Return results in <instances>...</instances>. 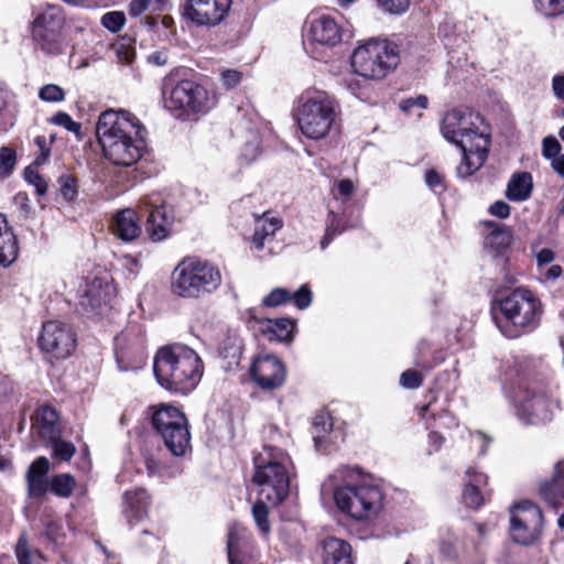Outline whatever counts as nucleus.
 Returning a JSON list of instances; mask_svg holds the SVG:
<instances>
[{
    "label": "nucleus",
    "mask_w": 564,
    "mask_h": 564,
    "mask_svg": "<svg viewBox=\"0 0 564 564\" xmlns=\"http://www.w3.org/2000/svg\"><path fill=\"white\" fill-rule=\"evenodd\" d=\"M96 132L105 158L115 165L132 166L147 152L145 129L127 110L104 111L99 116Z\"/></svg>",
    "instance_id": "1"
},
{
    "label": "nucleus",
    "mask_w": 564,
    "mask_h": 564,
    "mask_svg": "<svg viewBox=\"0 0 564 564\" xmlns=\"http://www.w3.org/2000/svg\"><path fill=\"white\" fill-rule=\"evenodd\" d=\"M441 132L463 151L458 176H470L482 166L489 151L490 131L479 113L453 109L444 116Z\"/></svg>",
    "instance_id": "2"
},
{
    "label": "nucleus",
    "mask_w": 564,
    "mask_h": 564,
    "mask_svg": "<svg viewBox=\"0 0 564 564\" xmlns=\"http://www.w3.org/2000/svg\"><path fill=\"white\" fill-rule=\"evenodd\" d=\"M204 366L198 354L184 345L165 346L158 350L153 372L159 384L172 392L186 394L202 379Z\"/></svg>",
    "instance_id": "3"
},
{
    "label": "nucleus",
    "mask_w": 564,
    "mask_h": 564,
    "mask_svg": "<svg viewBox=\"0 0 564 564\" xmlns=\"http://www.w3.org/2000/svg\"><path fill=\"white\" fill-rule=\"evenodd\" d=\"M252 482L258 486V496L268 505L278 506L289 494L291 458L275 445L265 444L253 457Z\"/></svg>",
    "instance_id": "4"
},
{
    "label": "nucleus",
    "mask_w": 564,
    "mask_h": 564,
    "mask_svg": "<svg viewBox=\"0 0 564 564\" xmlns=\"http://www.w3.org/2000/svg\"><path fill=\"white\" fill-rule=\"evenodd\" d=\"M161 96L164 109L180 119L204 115L214 107V98L209 91L192 79L175 80L165 77L162 82Z\"/></svg>",
    "instance_id": "5"
},
{
    "label": "nucleus",
    "mask_w": 564,
    "mask_h": 564,
    "mask_svg": "<svg viewBox=\"0 0 564 564\" xmlns=\"http://www.w3.org/2000/svg\"><path fill=\"white\" fill-rule=\"evenodd\" d=\"M337 116V102L323 90L303 93L297 100L294 115L301 132L312 140L327 137Z\"/></svg>",
    "instance_id": "6"
},
{
    "label": "nucleus",
    "mask_w": 564,
    "mask_h": 564,
    "mask_svg": "<svg viewBox=\"0 0 564 564\" xmlns=\"http://www.w3.org/2000/svg\"><path fill=\"white\" fill-rule=\"evenodd\" d=\"M221 284L220 271L210 262L195 257L184 258L172 273V292L184 299H200Z\"/></svg>",
    "instance_id": "7"
},
{
    "label": "nucleus",
    "mask_w": 564,
    "mask_h": 564,
    "mask_svg": "<svg viewBox=\"0 0 564 564\" xmlns=\"http://www.w3.org/2000/svg\"><path fill=\"white\" fill-rule=\"evenodd\" d=\"M337 508L357 521L375 519L383 507V492L379 486L366 480H347L333 492Z\"/></svg>",
    "instance_id": "8"
},
{
    "label": "nucleus",
    "mask_w": 564,
    "mask_h": 564,
    "mask_svg": "<svg viewBox=\"0 0 564 564\" xmlns=\"http://www.w3.org/2000/svg\"><path fill=\"white\" fill-rule=\"evenodd\" d=\"M499 306L506 325L498 326L507 337L516 338L538 327L541 303L531 291L519 288L502 299Z\"/></svg>",
    "instance_id": "9"
},
{
    "label": "nucleus",
    "mask_w": 564,
    "mask_h": 564,
    "mask_svg": "<svg viewBox=\"0 0 564 564\" xmlns=\"http://www.w3.org/2000/svg\"><path fill=\"white\" fill-rule=\"evenodd\" d=\"M398 64V46L386 39H371L356 47L351 55L355 73L367 79H382Z\"/></svg>",
    "instance_id": "10"
},
{
    "label": "nucleus",
    "mask_w": 564,
    "mask_h": 564,
    "mask_svg": "<svg viewBox=\"0 0 564 564\" xmlns=\"http://www.w3.org/2000/svg\"><path fill=\"white\" fill-rule=\"evenodd\" d=\"M152 424L174 456H183L191 448L188 421L180 409L161 405L152 415Z\"/></svg>",
    "instance_id": "11"
},
{
    "label": "nucleus",
    "mask_w": 564,
    "mask_h": 564,
    "mask_svg": "<svg viewBox=\"0 0 564 564\" xmlns=\"http://www.w3.org/2000/svg\"><path fill=\"white\" fill-rule=\"evenodd\" d=\"M510 512V534L516 543L529 545L540 539L543 514L539 506L525 500L516 505Z\"/></svg>",
    "instance_id": "12"
},
{
    "label": "nucleus",
    "mask_w": 564,
    "mask_h": 564,
    "mask_svg": "<svg viewBox=\"0 0 564 564\" xmlns=\"http://www.w3.org/2000/svg\"><path fill=\"white\" fill-rule=\"evenodd\" d=\"M64 15L58 6L47 4L37 13L32 25V35L36 45L47 54L61 52V31Z\"/></svg>",
    "instance_id": "13"
},
{
    "label": "nucleus",
    "mask_w": 564,
    "mask_h": 564,
    "mask_svg": "<svg viewBox=\"0 0 564 564\" xmlns=\"http://www.w3.org/2000/svg\"><path fill=\"white\" fill-rule=\"evenodd\" d=\"M76 339L68 326L57 321L43 324L40 348L56 358H66L75 349Z\"/></svg>",
    "instance_id": "14"
},
{
    "label": "nucleus",
    "mask_w": 564,
    "mask_h": 564,
    "mask_svg": "<svg viewBox=\"0 0 564 564\" xmlns=\"http://www.w3.org/2000/svg\"><path fill=\"white\" fill-rule=\"evenodd\" d=\"M252 381L262 390L272 391L281 388L286 379L284 364L273 355L257 357L251 367Z\"/></svg>",
    "instance_id": "15"
},
{
    "label": "nucleus",
    "mask_w": 564,
    "mask_h": 564,
    "mask_svg": "<svg viewBox=\"0 0 564 564\" xmlns=\"http://www.w3.org/2000/svg\"><path fill=\"white\" fill-rule=\"evenodd\" d=\"M517 402L518 415L528 423H547L553 420L556 404L542 392L525 389L517 397Z\"/></svg>",
    "instance_id": "16"
},
{
    "label": "nucleus",
    "mask_w": 564,
    "mask_h": 564,
    "mask_svg": "<svg viewBox=\"0 0 564 564\" xmlns=\"http://www.w3.org/2000/svg\"><path fill=\"white\" fill-rule=\"evenodd\" d=\"M232 0H186L184 17L199 26L220 23L227 15Z\"/></svg>",
    "instance_id": "17"
},
{
    "label": "nucleus",
    "mask_w": 564,
    "mask_h": 564,
    "mask_svg": "<svg viewBox=\"0 0 564 564\" xmlns=\"http://www.w3.org/2000/svg\"><path fill=\"white\" fill-rule=\"evenodd\" d=\"M115 295L113 285L105 278H94L86 282L79 299V307L88 316L101 314Z\"/></svg>",
    "instance_id": "18"
},
{
    "label": "nucleus",
    "mask_w": 564,
    "mask_h": 564,
    "mask_svg": "<svg viewBox=\"0 0 564 564\" xmlns=\"http://www.w3.org/2000/svg\"><path fill=\"white\" fill-rule=\"evenodd\" d=\"M307 36L313 43L335 46L341 41L343 29L335 18L321 14L311 19Z\"/></svg>",
    "instance_id": "19"
},
{
    "label": "nucleus",
    "mask_w": 564,
    "mask_h": 564,
    "mask_svg": "<svg viewBox=\"0 0 564 564\" xmlns=\"http://www.w3.org/2000/svg\"><path fill=\"white\" fill-rule=\"evenodd\" d=\"M142 206L149 213L145 230L152 241H162L170 235L173 223V215L165 205L153 206L148 199L142 202Z\"/></svg>",
    "instance_id": "20"
},
{
    "label": "nucleus",
    "mask_w": 564,
    "mask_h": 564,
    "mask_svg": "<svg viewBox=\"0 0 564 564\" xmlns=\"http://www.w3.org/2000/svg\"><path fill=\"white\" fill-rule=\"evenodd\" d=\"M150 506V497L145 489L135 488L128 490L122 496L121 513L130 527L142 521Z\"/></svg>",
    "instance_id": "21"
},
{
    "label": "nucleus",
    "mask_w": 564,
    "mask_h": 564,
    "mask_svg": "<svg viewBox=\"0 0 564 564\" xmlns=\"http://www.w3.org/2000/svg\"><path fill=\"white\" fill-rule=\"evenodd\" d=\"M50 471V462L46 457L36 458L26 471L28 496L30 498H42L50 488L47 474Z\"/></svg>",
    "instance_id": "22"
},
{
    "label": "nucleus",
    "mask_w": 564,
    "mask_h": 564,
    "mask_svg": "<svg viewBox=\"0 0 564 564\" xmlns=\"http://www.w3.org/2000/svg\"><path fill=\"white\" fill-rule=\"evenodd\" d=\"M112 234L122 241H132L141 234V226L137 213L131 208L118 212L111 224Z\"/></svg>",
    "instance_id": "23"
},
{
    "label": "nucleus",
    "mask_w": 564,
    "mask_h": 564,
    "mask_svg": "<svg viewBox=\"0 0 564 564\" xmlns=\"http://www.w3.org/2000/svg\"><path fill=\"white\" fill-rule=\"evenodd\" d=\"M541 498L550 506L556 507L564 500V460L554 466L550 480H543L539 486Z\"/></svg>",
    "instance_id": "24"
},
{
    "label": "nucleus",
    "mask_w": 564,
    "mask_h": 564,
    "mask_svg": "<svg viewBox=\"0 0 564 564\" xmlns=\"http://www.w3.org/2000/svg\"><path fill=\"white\" fill-rule=\"evenodd\" d=\"M324 564H352L351 546L344 540L328 538L323 543Z\"/></svg>",
    "instance_id": "25"
},
{
    "label": "nucleus",
    "mask_w": 564,
    "mask_h": 564,
    "mask_svg": "<svg viewBox=\"0 0 564 564\" xmlns=\"http://www.w3.org/2000/svg\"><path fill=\"white\" fill-rule=\"evenodd\" d=\"M18 250L17 238L6 217L0 214V265H10L17 259Z\"/></svg>",
    "instance_id": "26"
},
{
    "label": "nucleus",
    "mask_w": 564,
    "mask_h": 564,
    "mask_svg": "<svg viewBox=\"0 0 564 564\" xmlns=\"http://www.w3.org/2000/svg\"><path fill=\"white\" fill-rule=\"evenodd\" d=\"M532 186V176L530 173H516L507 184L506 196L512 202H523L530 197Z\"/></svg>",
    "instance_id": "27"
},
{
    "label": "nucleus",
    "mask_w": 564,
    "mask_h": 564,
    "mask_svg": "<svg viewBox=\"0 0 564 564\" xmlns=\"http://www.w3.org/2000/svg\"><path fill=\"white\" fill-rule=\"evenodd\" d=\"M123 339V335L116 338V360L118 368L121 371H133L142 368L145 364V356L143 350L138 348L134 350L132 356L130 351L119 348Z\"/></svg>",
    "instance_id": "28"
},
{
    "label": "nucleus",
    "mask_w": 564,
    "mask_h": 564,
    "mask_svg": "<svg viewBox=\"0 0 564 564\" xmlns=\"http://www.w3.org/2000/svg\"><path fill=\"white\" fill-rule=\"evenodd\" d=\"M294 324L289 318L264 319L261 330L270 340L285 341L291 338Z\"/></svg>",
    "instance_id": "29"
},
{
    "label": "nucleus",
    "mask_w": 564,
    "mask_h": 564,
    "mask_svg": "<svg viewBox=\"0 0 564 564\" xmlns=\"http://www.w3.org/2000/svg\"><path fill=\"white\" fill-rule=\"evenodd\" d=\"M282 227V220L279 218H259L252 236V243L257 250L264 248L265 239L273 237L276 230Z\"/></svg>",
    "instance_id": "30"
},
{
    "label": "nucleus",
    "mask_w": 564,
    "mask_h": 564,
    "mask_svg": "<svg viewBox=\"0 0 564 564\" xmlns=\"http://www.w3.org/2000/svg\"><path fill=\"white\" fill-rule=\"evenodd\" d=\"M58 415L55 409L44 405L36 411L35 420L40 426V432L44 437L53 438L56 435L55 424Z\"/></svg>",
    "instance_id": "31"
},
{
    "label": "nucleus",
    "mask_w": 564,
    "mask_h": 564,
    "mask_svg": "<svg viewBox=\"0 0 564 564\" xmlns=\"http://www.w3.org/2000/svg\"><path fill=\"white\" fill-rule=\"evenodd\" d=\"M243 528L238 524H232L228 531L227 551L230 564H246L245 558L240 555L239 544L243 534Z\"/></svg>",
    "instance_id": "32"
},
{
    "label": "nucleus",
    "mask_w": 564,
    "mask_h": 564,
    "mask_svg": "<svg viewBox=\"0 0 564 564\" xmlns=\"http://www.w3.org/2000/svg\"><path fill=\"white\" fill-rule=\"evenodd\" d=\"M218 349L224 358L238 360L242 354V340L236 332L228 330L226 337L219 343Z\"/></svg>",
    "instance_id": "33"
},
{
    "label": "nucleus",
    "mask_w": 564,
    "mask_h": 564,
    "mask_svg": "<svg viewBox=\"0 0 564 564\" xmlns=\"http://www.w3.org/2000/svg\"><path fill=\"white\" fill-rule=\"evenodd\" d=\"M489 227L491 228V231L486 238V245L497 251L506 249L510 245V231L505 226H500L496 223H490Z\"/></svg>",
    "instance_id": "34"
},
{
    "label": "nucleus",
    "mask_w": 564,
    "mask_h": 564,
    "mask_svg": "<svg viewBox=\"0 0 564 564\" xmlns=\"http://www.w3.org/2000/svg\"><path fill=\"white\" fill-rule=\"evenodd\" d=\"M76 486L75 478L69 474H58L50 480L52 492L62 498H68Z\"/></svg>",
    "instance_id": "35"
},
{
    "label": "nucleus",
    "mask_w": 564,
    "mask_h": 564,
    "mask_svg": "<svg viewBox=\"0 0 564 564\" xmlns=\"http://www.w3.org/2000/svg\"><path fill=\"white\" fill-rule=\"evenodd\" d=\"M267 503V500H262L261 497L258 496V500L252 507V518L259 531L264 535L268 534L271 530V524L269 521V509Z\"/></svg>",
    "instance_id": "36"
},
{
    "label": "nucleus",
    "mask_w": 564,
    "mask_h": 564,
    "mask_svg": "<svg viewBox=\"0 0 564 564\" xmlns=\"http://www.w3.org/2000/svg\"><path fill=\"white\" fill-rule=\"evenodd\" d=\"M111 51L120 64H131L135 57V50L129 39H120L111 45Z\"/></svg>",
    "instance_id": "37"
},
{
    "label": "nucleus",
    "mask_w": 564,
    "mask_h": 564,
    "mask_svg": "<svg viewBox=\"0 0 564 564\" xmlns=\"http://www.w3.org/2000/svg\"><path fill=\"white\" fill-rule=\"evenodd\" d=\"M52 442V456L59 462H68L74 456L76 448L70 442L61 440L56 435L50 438Z\"/></svg>",
    "instance_id": "38"
},
{
    "label": "nucleus",
    "mask_w": 564,
    "mask_h": 564,
    "mask_svg": "<svg viewBox=\"0 0 564 564\" xmlns=\"http://www.w3.org/2000/svg\"><path fill=\"white\" fill-rule=\"evenodd\" d=\"M463 501L467 507L478 509L485 502V494L474 482H464Z\"/></svg>",
    "instance_id": "39"
},
{
    "label": "nucleus",
    "mask_w": 564,
    "mask_h": 564,
    "mask_svg": "<svg viewBox=\"0 0 564 564\" xmlns=\"http://www.w3.org/2000/svg\"><path fill=\"white\" fill-rule=\"evenodd\" d=\"M332 429H333V424H332V422H329V420L326 415H324V414L317 415L314 419L312 434H313V440L315 442V447L317 451H321L323 442H324V436H325V434L329 433L332 431Z\"/></svg>",
    "instance_id": "40"
},
{
    "label": "nucleus",
    "mask_w": 564,
    "mask_h": 564,
    "mask_svg": "<svg viewBox=\"0 0 564 564\" xmlns=\"http://www.w3.org/2000/svg\"><path fill=\"white\" fill-rule=\"evenodd\" d=\"M534 4L545 17L555 18L564 13V0H534Z\"/></svg>",
    "instance_id": "41"
},
{
    "label": "nucleus",
    "mask_w": 564,
    "mask_h": 564,
    "mask_svg": "<svg viewBox=\"0 0 564 564\" xmlns=\"http://www.w3.org/2000/svg\"><path fill=\"white\" fill-rule=\"evenodd\" d=\"M62 196L70 202L75 199L78 193L77 180L70 174H63L58 178Z\"/></svg>",
    "instance_id": "42"
},
{
    "label": "nucleus",
    "mask_w": 564,
    "mask_h": 564,
    "mask_svg": "<svg viewBox=\"0 0 564 564\" xmlns=\"http://www.w3.org/2000/svg\"><path fill=\"white\" fill-rule=\"evenodd\" d=\"M39 97L46 102H59L65 99V93L59 86L47 84L40 89Z\"/></svg>",
    "instance_id": "43"
},
{
    "label": "nucleus",
    "mask_w": 564,
    "mask_h": 564,
    "mask_svg": "<svg viewBox=\"0 0 564 564\" xmlns=\"http://www.w3.org/2000/svg\"><path fill=\"white\" fill-rule=\"evenodd\" d=\"M291 300V293L286 289L276 288L272 290L262 301L264 306L276 307Z\"/></svg>",
    "instance_id": "44"
},
{
    "label": "nucleus",
    "mask_w": 564,
    "mask_h": 564,
    "mask_svg": "<svg viewBox=\"0 0 564 564\" xmlns=\"http://www.w3.org/2000/svg\"><path fill=\"white\" fill-rule=\"evenodd\" d=\"M50 122L56 126L64 127L67 131L74 132L77 135L79 134L82 128L78 122L74 121L72 117L64 111H58L57 113H55L50 119Z\"/></svg>",
    "instance_id": "45"
},
{
    "label": "nucleus",
    "mask_w": 564,
    "mask_h": 564,
    "mask_svg": "<svg viewBox=\"0 0 564 564\" xmlns=\"http://www.w3.org/2000/svg\"><path fill=\"white\" fill-rule=\"evenodd\" d=\"M126 18L121 11H112L102 15L101 24L111 32H118L124 24Z\"/></svg>",
    "instance_id": "46"
},
{
    "label": "nucleus",
    "mask_w": 564,
    "mask_h": 564,
    "mask_svg": "<svg viewBox=\"0 0 564 564\" xmlns=\"http://www.w3.org/2000/svg\"><path fill=\"white\" fill-rule=\"evenodd\" d=\"M17 557L20 564H33V557L40 556L37 552H33L29 545L25 536H21L15 547Z\"/></svg>",
    "instance_id": "47"
},
{
    "label": "nucleus",
    "mask_w": 564,
    "mask_h": 564,
    "mask_svg": "<svg viewBox=\"0 0 564 564\" xmlns=\"http://www.w3.org/2000/svg\"><path fill=\"white\" fill-rule=\"evenodd\" d=\"M561 149L562 147L558 140L553 135L545 137L542 141L543 156L547 160H551V162H553V160L557 156L562 155Z\"/></svg>",
    "instance_id": "48"
},
{
    "label": "nucleus",
    "mask_w": 564,
    "mask_h": 564,
    "mask_svg": "<svg viewBox=\"0 0 564 564\" xmlns=\"http://www.w3.org/2000/svg\"><path fill=\"white\" fill-rule=\"evenodd\" d=\"M378 6L388 13L402 14L410 6V0H377Z\"/></svg>",
    "instance_id": "49"
},
{
    "label": "nucleus",
    "mask_w": 564,
    "mask_h": 564,
    "mask_svg": "<svg viewBox=\"0 0 564 564\" xmlns=\"http://www.w3.org/2000/svg\"><path fill=\"white\" fill-rule=\"evenodd\" d=\"M15 165V153L9 148L0 149V176L11 173Z\"/></svg>",
    "instance_id": "50"
},
{
    "label": "nucleus",
    "mask_w": 564,
    "mask_h": 564,
    "mask_svg": "<svg viewBox=\"0 0 564 564\" xmlns=\"http://www.w3.org/2000/svg\"><path fill=\"white\" fill-rule=\"evenodd\" d=\"M423 382L422 376L412 369H408L400 376V384L405 389H416Z\"/></svg>",
    "instance_id": "51"
},
{
    "label": "nucleus",
    "mask_w": 564,
    "mask_h": 564,
    "mask_svg": "<svg viewBox=\"0 0 564 564\" xmlns=\"http://www.w3.org/2000/svg\"><path fill=\"white\" fill-rule=\"evenodd\" d=\"M291 300L297 308L305 310L312 303V292L307 285H302L293 295L291 294Z\"/></svg>",
    "instance_id": "52"
},
{
    "label": "nucleus",
    "mask_w": 564,
    "mask_h": 564,
    "mask_svg": "<svg viewBox=\"0 0 564 564\" xmlns=\"http://www.w3.org/2000/svg\"><path fill=\"white\" fill-rule=\"evenodd\" d=\"M242 73L237 69H223L220 79L226 89L235 88L242 80Z\"/></svg>",
    "instance_id": "53"
},
{
    "label": "nucleus",
    "mask_w": 564,
    "mask_h": 564,
    "mask_svg": "<svg viewBox=\"0 0 564 564\" xmlns=\"http://www.w3.org/2000/svg\"><path fill=\"white\" fill-rule=\"evenodd\" d=\"M429 100L426 96L420 95L417 97L406 98L401 100L400 102V109L409 113L414 107H417L420 109H425L427 107Z\"/></svg>",
    "instance_id": "54"
},
{
    "label": "nucleus",
    "mask_w": 564,
    "mask_h": 564,
    "mask_svg": "<svg viewBox=\"0 0 564 564\" xmlns=\"http://www.w3.org/2000/svg\"><path fill=\"white\" fill-rule=\"evenodd\" d=\"M474 482L477 485V488L484 491V488L487 486L488 477L477 471L475 468L469 467L465 473V480L464 482Z\"/></svg>",
    "instance_id": "55"
},
{
    "label": "nucleus",
    "mask_w": 564,
    "mask_h": 564,
    "mask_svg": "<svg viewBox=\"0 0 564 564\" xmlns=\"http://www.w3.org/2000/svg\"><path fill=\"white\" fill-rule=\"evenodd\" d=\"M335 185L337 189V193L333 191L335 198H338V194L340 197L347 200L352 196L355 192V186L350 180H340Z\"/></svg>",
    "instance_id": "56"
},
{
    "label": "nucleus",
    "mask_w": 564,
    "mask_h": 564,
    "mask_svg": "<svg viewBox=\"0 0 564 564\" xmlns=\"http://www.w3.org/2000/svg\"><path fill=\"white\" fill-rule=\"evenodd\" d=\"M489 213L501 219H506L510 215V206L503 200H497L489 207Z\"/></svg>",
    "instance_id": "57"
},
{
    "label": "nucleus",
    "mask_w": 564,
    "mask_h": 564,
    "mask_svg": "<svg viewBox=\"0 0 564 564\" xmlns=\"http://www.w3.org/2000/svg\"><path fill=\"white\" fill-rule=\"evenodd\" d=\"M28 180L35 186L36 193L39 195H44L47 191V184L45 180L33 171L26 170Z\"/></svg>",
    "instance_id": "58"
},
{
    "label": "nucleus",
    "mask_w": 564,
    "mask_h": 564,
    "mask_svg": "<svg viewBox=\"0 0 564 564\" xmlns=\"http://www.w3.org/2000/svg\"><path fill=\"white\" fill-rule=\"evenodd\" d=\"M425 182L427 186L433 191H437V188H443V177L435 170H429L425 173Z\"/></svg>",
    "instance_id": "59"
},
{
    "label": "nucleus",
    "mask_w": 564,
    "mask_h": 564,
    "mask_svg": "<svg viewBox=\"0 0 564 564\" xmlns=\"http://www.w3.org/2000/svg\"><path fill=\"white\" fill-rule=\"evenodd\" d=\"M144 465L149 476L160 475L161 464L152 454H144Z\"/></svg>",
    "instance_id": "60"
},
{
    "label": "nucleus",
    "mask_w": 564,
    "mask_h": 564,
    "mask_svg": "<svg viewBox=\"0 0 564 564\" xmlns=\"http://www.w3.org/2000/svg\"><path fill=\"white\" fill-rule=\"evenodd\" d=\"M150 0H132L129 6V13L131 17L141 15L149 6Z\"/></svg>",
    "instance_id": "61"
},
{
    "label": "nucleus",
    "mask_w": 564,
    "mask_h": 564,
    "mask_svg": "<svg viewBox=\"0 0 564 564\" xmlns=\"http://www.w3.org/2000/svg\"><path fill=\"white\" fill-rule=\"evenodd\" d=\"M552 89L555 97L564 101V76L555 75L552 79Z\"/></svg>",
    "instance_id": "62"
},
{
    "label": "nucleus",
    "mask_w": 564,
    "mask_h": 564,
    "mask_svg": "<svg viewBox=\"0 0 564 564\" xmlns=\"http://www.w3.org/2000/svg\"><path fill=\"white\" fill-rule=\"evenodd\" d=\"M554 260V252L549 249L544 248L540 250L536 254V261L539 265L547 264Z\"/></svg>",
    "instance_id": "63"
},
{
    "label": "nucleus",
    "mask_w": 564,
    "mask_h": 564,
    "mask_svg": "<svg viewBox=\"0 0 564 564\" xmlns=\"http://www.w3.org/2000/svg\"><path fill=\"white\" fill-rule=\"evenodd\" d=\"M149 62L158 65L163 66L167 63L169 56L167 53L164 51H158L148 56Z\"/></svg>",
    "instance_id": "64"
}]
</instances>
